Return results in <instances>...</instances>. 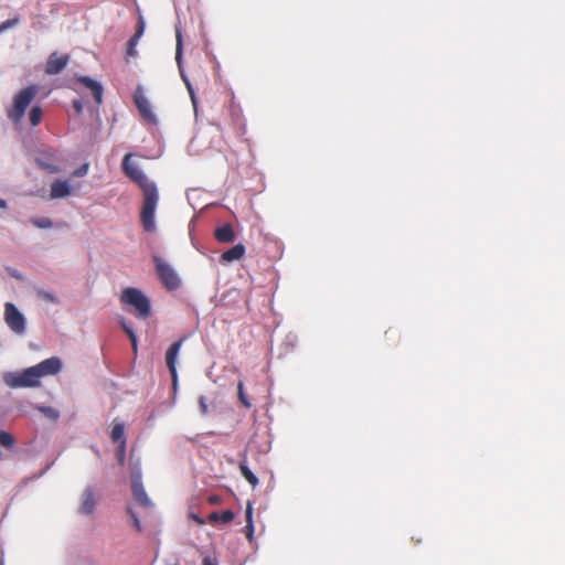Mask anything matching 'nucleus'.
<instances>
[{
    "mask_svg": "<svg viewBox=\"0 0 565 565\" xmlns=\"http://www.w3.org/2000/svg\"><path fill=\"white\" fill-rule=\"evenodd\" d=\"M38 163H39L40 167H42L43 169H45L46 171H49L51 173H55V172L58 171L56 166L44 163L41 160H38Z\"/></svg>",
    "mask_w": 565,
    "mask_h": 565,
    "instance_id": "nucleus-32",
    "label": "nucleus"
},
{
    "mask_svg": "<svg viewBox=\"0 0 565 565\" xmlns=\"http://www.w3.org/2000/svg\"><path fill=\"white\" fill-rule=\"evenodd\" d=\"M214 235L220 243H232L235 239V233L231 224L218 226Z\"/></svg>",
    "mask_w": 565,
    "mask_h": 565,
    "instance_id": "nucleus-16",
    "label": "nucleus"
},
{
    "mask_svg": "<svg viewBox=\"0 0 565 565\" xmlns=\"http://www.w3.org/2000/svg\"><path fill=\"white\" fill-rule=\"evenodd\" d=\"M62 363L58 358L51 356L38 365L25 369L22 374L24 387H33L40 384V379L46 375L56 374L61 370Z\"/></svg>",
    "mask_w": 565,
    "mask_h": 565,
    "instance_id": "nucleus-3",
    "label": "nucleus"
},
{
    "mask_svg": "<svg viewBox=\"0 0 565 565\" xmlns=\"http://www.w3.org/2000/svg\"><path fill=\"white\" fill-rule=\"evenodd\" d=\"M209 520H210L211 522L218 521V520H220V513H218V512H212V513L209 515Z\"/></svg>",
    "mask_w": 565,
    "mask_h": 565,
    "instance_id": "nucleus-41",
    "label": "nucleus"
},
{
    "mask_svg": "<svg viewBox=\"0 0 565 565\" xmlns=\"http://www.w3.org/2000/svg\"><path fill=\"white\" fill-rule=\"evenodd\" d=\"M131 159V153H127L124 157L122 170L125 174L135 181L142 191L143 203L140 218L145 231L152 233L156 231L154 214L159 201L158 188Z\"/></svg>",
    "mask_w": 565,
    "mask_h": 565,
    "instance_id": "nucleus-1",
    "label": "nucleus"
},
{
    "mask_svg": "<svg viewBox=\"0 0 565 565\" xmlns=\"http://www.w3.org/2000/svg\"><path fill=\"white\" fill-rule=\"evenodd\" d=\"M7 209H8L7 201L0 198V210H7Z\"/></svg>",
    "mask_w": 565,
    "mask_h": 565,
    "instance_id": "nucleus-42",
    "label": "nucleus"
},
{
    "mask_svg": "<svg viewBox=\"0 0 565 565\" xmlns=\"http://www.w3.org/2000/svg\"><path fill=\"white\" fill-rule=\"evenodd\" d=\"M73 107H74V109H75L76 114H77V115H81V114H82V111H83V107H84V106H83L82 100H79V99H75V100L73 102Z\"/></svg>",
    "mask_w": 565,
    "mask_h": 565,
    "instance_id": "nucleus-36",
    "label": "nucleus"
},
{
    "mask_svg": "<svg viewBox=\"0 0 565 565\" xmlns=\"http://www.w3.org/2000/svg\"><path fill=\"white\" fill-rule=\"evenodd\" d=\"M239 469H241V472L243 475V477L253 486H257L258 483V479L257 477L253 473V471L245 465V463H241L239 465Z\"/></svg>",
    "mask_w": 565,
    "mask_h": 565,
    "instance_id": "nucleus-23",
    "label": "nucleus"
},
{
    "mask_svg": "<svg viewBox=\"0 0 565 565\" xmlns=\"http://www.w3.org/2000/svg\"><path fill=\"white\" fill-rule=\"evenodd\" d=\"M36 93L38 89L35 86L21 89L14 95L12 104L7 108V117L17 128L21 126L25 110L34 99Z\"/></svg>",
    "mask_w": 565,
    "mask_h": 565,
    "instance_id": "nucleus-2",
    "label": "nucleus"
},
{
    "mask_svg": "<svg viewBox=\"0 0 565 565\" xmlns=\"http://www.w3.org/2000/svg\"><path fill=\"white\" fill-rule=\"evenodd\" d=\"M71 194V185L66 180H56L51 185V199H62Z\"/></svg>",
    "mask_w": 565,
    "mask_h": 565,
    "instance_id": "nucleus-14",
    "label": "nucleus"
},
{
    "mask_svg": "<svg viewBox=\"0 0 565 565\" xmlns=\"http://www.w3.org/2000/svg\"><path fill=\"white\" fill-rule=\"evenodd\" d=\"M207 501L211 504H217L221 502V499L218 495H210Z\"/></svg>",
    "mask_w": 565,
    "mask_h": 565,
    "instance_id": "nucleus-40",
    "label": "nucleus"
},
{
    "mask_svg": "<svg viewBox=\"0 0 565 565\" xmlns=\"http://www.w3.org/2000/svg\"><path fill=\"white\" fill-rule=\"evenodd\" d=\"M110 438L114 443H118L119 445L121 444V441H126L124 424L115 423L113 425V428L110 431Z\"/></svg>",
    "mask_w": 565,
    "mask_h": 565,
    "instance_id": "nucleus-20",
    "label": "nucleus"
},
{
    "mask_svg": "<svg viewBox=\"0 0 565 565\" xmlns=\"http://www.w3.org/2000/svg\"><path fill=\"white\" fill-rule=\"evenodd\" d=\"M77 82L92 92L93 97L98 105L103 103L104 88L99 82L88 76H79L77 77Z\"/></svg>",
    "mask_w": 565,
    "mask_h": 565,
    "instance_id": "nucleus-10",
    "label": "nucleus"
},
{
    "mask_svg": "<svg viewBox=\"0 0 565 565\" xmlns=\"http://www.w3.org/2000/svg\"><path fill=\"white\" fill-rule=\"evenodd\" d=\"M145 29H146L145 19H143L142 15H139L136 33L128 41V45H127V54L129 56H135L136 55V46H137L138 41L140 40V38L143 35Z\"/></svg>",
    "mask_w": 565,
    "mask_h": 565,
    "instance_id": "nucleus-13",
    "label": "nucleus"
},
{
    "mask_svg": "<svg viewBox=\"0 0 565 565\" xmlns=\"http://www.w3.org/2000/svg\"><path fill=\"white\" fill-rule=\"evenodd\" d=\"M88 172V163H84L82 167H79L75 172L74 175L76 177H84Z\"/></svg>",
    "mask_w": 565,
    "mask_h": 565,
    "instance_id": "nucleus-34",
    "label": "nucleus"
},
{
    "mask_svg": "<svg viewBox=\"0 0 565 565\" xmlns=\"http://www.w3.org/2000/svg\"><path fill=\"white\" fill-rule=\"evenodd\" d=\"M68 63V56L67 55H58L57 53H53L50 55L45 72L50 75L58 74L64 70V67Z\"/></svg>",
    "mask_w": 565,
    "mask_h": 565,
    "instance_id": "nucleus-9",
    "label": "nucleus"
},
{
    "mask_svg": "<svg viewBox=\"0 0 565 565\" xmlns=\"http://www.w3.org/2000/svg\"><path fill=\"white\" fill-rule=\"evenodd\" d=\"M126 456V441H121V444L118 446L117 450V457L120 463L124 462Z\"/></svg>",
    "mask_w": 565,
    "mask_h": 565,
    "instance_id": "nucleus-31",
    "label": "nucleus"
},
{
    "mask_svg": "<svg viewBox=\"0 0 565 565\" xmlns=\"http://www.w3.org/2000/svg\"><path fill=\"white\" fill-rule=\"evenodd\" d=\"M19 18L9 19L0 24V33H3L10 28L18 25Z\"/></svg>",
    "mask_w": 565,
    "mask_h": 565,
    "instance_id": "nucleus-26",
    "label": "nucleus"
},
{
    "mask_svg": "<svg viewBox=\"0 0 565 565\" xmlns=\"http://www.w3.org/2000/svg\"><path fill=\"white\" fill-rule=\"evenodd\" d=\"M175 33H177L175 61L178 63V67H179V71H180V76L183 79V82H184V84H185V86L188 88V92H189L190 97H191L192 105L194 107V110L196 111V105H198L196 95H195L193 86H192L189 77L184 73V70H183V66H182V54H183L182 34H181V31L178 28L175 30Z\"/></svg>",
    "mask_w": 565,
    "mask_h": 565,
    "instance_id": "nucleus-7",
    "label": "nucleus"
},
{
    "mask_svg": "<svg viewBox=\"0 0 565 565\" xmlns=\"http://www.w3.org/2000/svg\"><path fill=\"white\" fill-rule=\"evenodd\" d=\"M15 444V439L14 437L6 431V430H0V445L7 449H11Z\"/></svg>",
    "mask_w": 565,
    "mask_h": 565,
    "instance_id": "nucleus-22",
    "label": "nucleus"
},
{
    "mask_svg": "<svg viewBox=\"0 0 565 565\" xmlns=\"http://www.w3.org/2000/svg\"><path fill=\"white\" fill-rule=\"evenodd\" d=\"M167 356V366L170 371V374H171V380H172V388L173 391L177 390V386H178V373H177V356L178 355H166Z\"/></svg>",
    "mask_w": 565,
    "mask_h": 565,
    "instance_id": "nucleus-19",
    "label": "nucleus"
},
{
    "mask_svg": "<svg viewBox=\"0 0 565 565\" xmlns=\"http://www.w3.org/2000/svg\"><path fill=\"white\" fill-rule=\"evenodd\" d=\"M135 104L145 120L150 124H154L157 121L156 115L152 111L151 104L148 100L145 92L141 87H138L134 95Z\"/></svg>",
    "mask_w": 565,
    "mask_h": 565,
    "instance_id": "nucleus-8",
    "label": "nucleus"
},
{
    "mask_svg": "<svg viewBox=\"0 0 565 565\" xmlns=\"http://www.w3.org/2000/svg\"><path fill=\"white\" fill-rule=\"evenodd\" d=\"M199 404H200V408H201V412L203 414H206L207 413V405L205 403V397L204 396H201L200 399H199Z\"/></svg>",
    "mask_w": 565,
    "mask_h": 565,
    "instance_id": "nucleus-39",
    "label": "nucleus"
},
{
    "mask_svg": "<svg viewBox=\"0 0 565 565\" xmlns=\"http://www.w3.org/2000/svg\"><path fill=\"white\" fill-rule=\"evenodd\" d=\"M43 116L42 108L40 106H33L29 113L30 124L35 127L41 122Z\"/></svg>",
    "mask_w": 565,
    "mask_h": 565,
    "instance_id": "nucleus-21",
    "label": "nucleus"
},
{
    "mask_svg": "<svg viewBox=\"0 0 565 565\" xmlns=\"http://www.w3.org/2000/svg\"><path fill=\"white\" fill-rule=\"evenodd\" d=\"M185 339H180L173 343L167 349L166 353H179V351L182 348V343Z\"/></svg>",
    "mask_w": 565,
    "mask_h": 565,
    "instance_id": "nucleus-29",
    "label": "nucleus"
},
{
    "mask_svg": "<svg viewBox=\"0 0 565 565\" xmlns=\"http://www.w3.org/2000/svg\"><path fill=\"white\" fill-rule=\"evenodd\" d=\"M202 565H218L216 557L206 555L203 557Z\"/></svg>",
    "mask_w": 565,
    "mask_h": 565,
    "instance_id": "nucleus-35",
    "label": "nucleus"
},
{
    "mask_svg": "<svg viewBox=\"0 0 565 565\" xmlns=\"http://www.w3.org/2000/svg\"><path fill=\"white\" fill-rule=\"evenodd\" d=\"M4 383L12 388L24 387V379L22 372H9L3 375Z\"/></svg>",
    "mask_w": 565,
    "mask_h": 565,
    "instance_id": "nucleus-17",
    "label": "nucleus"
},
{
    "mask_svg": "<svg viewBox=\"0 0 565 565\" xmlns=\"http://www.w3.org/2000/svg\"><path fill=\"white\" fill-rule=\"evenodd\" d=\"M289 337H290V339H291L292 341H294V340H296V335L290 334Z\"/></svg>",
    "mask_w": 565,
    "mask_h": 565,
    "instance_id": "nucleus-44",
    "label": "nucleus"
},
{
    "mask_svg": "<svg viewBox=\"0 0 565 565\" xmlns=\"http://www.w3.org/2000/svg\"><path fill=\"white\" fill-rule=\"evenodd\" d=\"M8 273L10 274V276L14 277L15 279L18 280H22L23 279V276L21 275V273L17 269H13V268H9L8 269Z\"/></svg>",
    "mask_w": 565,
    "mask_h": 565,
    "instance_id": "nucleus-38",
    "label": "nucleus"
},
{
    "mask_svg": "<svg viewBox=\"0 0 565 565\" xmlns=\"http://www.w3.org/2000/svg\"><path fill=\"white\" fill-rule=\"evenodd\" d=\"M96 507V500L94 495V491L90 487H87L82 494V500L79 504V513L85 515L93 514Z\"/></svg>",
    "mask_w": 565,
    "mask_h": 565,
    "instance_id": "nucleus-11",
    "label": "nucleus"
},
{
    "mask_svg": "<svg viewBox=\"0 0 565 565\" xmlns=\"http://www.w3.org/2000/svg\"><path fill=\"white\" fill-rule=\"evenodd\" d=\"M3 320L9 329L15 334H23L26 330L24 315L12 302L4 303Z\"/></svg>",
    "mask_w": 565,
    "mask_h": 565,
    "instance_id": "nucleus-6",
    "label": "nucleus"
},
{
    "mask_svg": "<svg viewBox=\"0 0 565 565\" xmlns=\"http://www.w3.org/2000/svg\"><path fill=\"white\" fill-rule=\"evenodd\" d=\"M245 255V246L243 244H237L230 249L225 250L221 255L222 263H232L234 260H239Z\"/></svg>",
    "mask_w": 565,
    "mask_h": 565,
    "instance_id": "nucleus-15",
    "label": "nucleus"
},
{
    "mask_svg": "<svg viewBox=\"0 0 565 565\" xmlns=\"http://www.w3.org/2000/svg\"><path fill=\"white\" fill-rule=\"evenodd\" d=\"M38 296L44 300V301H47V302H51V303H56L57 302V298L50 291H46V290H39L38 291Z\"/></svg>",
    "mask_w": 565,
    "mask_h": 565,
    "instance_id": "nucleus-25",
    "label": "nucleus"
},
{
    "mask_svg": "<svg viewBox=\"0 0 565 565\" xmlns=\"http://www.w3.org/2000/svg\"><path fill=\"white\" fill-rule=\"evenodd\" d=\"M194 519L196 520V522H198L199 524H203V523H204V521H203V520H201V519H199L198 516H194Z\"/></svg>",
    "mask_w": 565,
    "mask_h": 565,
    "instance_id": "nucleus-43",
    "label": "nucleus"
},
{
    "mask_svg": "<svg viewBox=\"0 0 565 565\" xmlns=\"http://www.w3.org/2000/svg\"><path fill=\"white\" fill-rule=\"evenodd\" d=\"M129 513L132 518L134 525H135L136 530L141 531V524H140V521H139L138 516L136 515V513H134L131 510H129Z\"/></svg>",
    "mask_w": 565,
    "mask_h": 565,
    "instance_id": "nucleus-37",
    "label": "nucleus"
},
{
    "mask_svg": "<svg viewBox=\"0 0 565 565\" xmlns=\"http://www.w3.org/2000/svg\"><path fill=\"white\" fill-rule=\"evenodd\" d=\"M246 524L244 527L245 535L249 542L253 541L254 535V523H253V504L252 502H247L246 511H245Z\"/></svg>",
    "mask_w": 565,
    "mask_h": 565,
    "instance_id": "nucleus-18",
    "label": "nucleus"
},
{
    "mask_svg": "<svg viewBox=\"0 0 565 565\" xmlns=\"http://www.w3.org/2000/svg\"><path fill=\"white\" fill-rule=\"evenodd\" d=\"M42 411L46 416L53 419H56L58 417V412L52 407H44Z\"/></svg>",
    "mask_w": 565,
    "mask_h": 565,
    "instance_id": "nucleus-33",
    "label": "nucleus"
},
{
    "mask_svg": "<svg viewBox=\"0 0 565 565\" xmlns=\"http://www.w3.org/2000/svg\"><path fill=\"white\" fill-rule=\"evenodd\" d=\"M120 300L130 308V311L138 318L146 319L151 313L149 298L138 288L128 287L121 292Z\"/></svg>",
    "mask_w": 565,
    "mask_h": 565,
    "instance_id": "nucleus-4",
    "label": "nucleus"
},
{
    "mask_svg": "<svg viewBox=\"0 0 565 565\" xmlns=\"http://www.w3.org/2000/svg\"><path fill=\"white\" fill-rule=\"evenodd\" d=\"M157 274L169 290L179 288L181 280L174 268L159 256H153Z\"/></svg>",
    "mask_w": 565,
    "mask_h": 565,
    "instance_id": "nucleus-5",
    "label": "nucleus"
},
{
    "mask_svg": "<svg viewBox=\"0 0 565 565\" xmlns=\"http://www.w3.org/2000/svg\"><path fill=\"white\" fill-rule=\"evenodd\" d=\"M31 223L43 230L51 228L53 226V222L49 217H32Z\"/></svg>",
    "mask_w": 565,
    "mask_h": 565,
    "instance_id": "nucleus-24",
    "label": "nucleus"
},
{
    "mask_svg": "<svg viewBox=\"0 0 565 565\" xmlns=\"http://www.w3.org/2000/svg\"><path fill=\"white\" fill-rule=\"evenodd\" d=\"M234 519V513L231 510H225L222 513H220V521L223 523H230Z\"/></svg>",
    "mask_w": 565,
    "mask_h": 565,
    "instance_id": "nucleus-30",
    "label": "nucleus"
},
{
    "mask_svg": "<svg viewBox=\"0 0 565 565\" xmlns=\"http://www.w3.org/2000/svg\"><path fill=\"white\" fill-rule=\"evenodd\" d=\"M131 489L135 500L142 507H150L151 502L148 498L141 482L140 476L134 477L131 481Z\"/></svg>",
    "mask_w": 565,
    "mask_h": 565,
    "instance_id": "nucleus-12",
    "label": "nucleus"
},
{
    "mask_svg": "<svg viewBox=\"0 0 565 565\" xmlns=\"http://www.w3.org/2000/svg\"><path fill=\"white\" fill-rule=\"evenodd\" d=\"M122 327H124L125 331L127 332V334L129 335V338L131 340L134 350L137 351V338H136V334L134 333L132 329L126 322L122 323Z\"/></svg>",
    "mask_w": 565,
    "mask_h": 565,
    "instance_id": "nucleus-28",
    "label": "nucleus"
},
{
    "mask_svg": "<svg viewBox=\"0 0 565 565\" xmlns=\"http://www.w3.org/2000/svg\"><path fill=\"white\" fill-rule=\"evenodd\" d=\"M238 399L245 407H250V403L244 393V386L242 382L238 383Z\"/></svg>",
    "mask_w": 565,
    "mask_h": 565,
    "instance_id": "nucleus-27",
    "label": "nucleus"
}]
</instances>
